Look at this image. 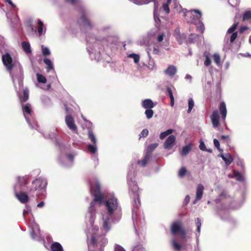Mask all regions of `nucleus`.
<instances>
[{
	"instance_id": "23",
	"label": "nucleus",
	"mask_w": 251,
	"mask_h": 251,
	"mask_svg": "<svg viewBox=\"0 0 251 251\" xmlns=\"http://www.w3.org/2000/svg\"><path fill=\"white\" fill-rule=\"evenodd\" d=\"M22 108L23 113L30 115L31 112V105L29 103L23 104L22 103Z\"/></svg>"
},
{
	"instance_id": "18",
	"label": "nucleus",
	"mask_w": 251,
	"mask_h": 251,
	"mask_svg": "<svg viewBox=\"0 0 251 251\" xmlns=\"http://www.w3.org/2000/svg\"><path fill=\"white\" fill-rule=\"evenodd\" d=\"M177 71L176 68L174 65H169L167 69L164 71V73L170 76H173Z\"/></svg>"
},
{
	"instance_id": "64",
	"label": "nucleus",
	"mask_w": 251,
	"mask_h": 251,
	"mask_svg": "<svg viewBox=\"0 0 251 251\" xmlns=\"http://www.w3.org/2000/svg\"><path fill=\"white\" fill-rule=\"evenodd\" d=\"M200 29H201V32L202 33L203 32V30H204L203 25H201Z\"/></svg>"
},
{
	"instance_id": "37",
	"label": "nucleus",
	"mask_w": 251,
	"mask_h": 251,
	"mask_svg": "<svg viewBox=\"0 0 251 251\" xmlns=\"http://www.w3.org/2000/svg\"><path fill=\"white\" fill-rule=\"evenodd\" d=\"M187 173V170L185 167H181L178 171V176L180 177L184 176Z\"/></svg>"
},
{
	"instance_id": "8",
	"label": "nucleus",
	"mask_w": 251,
	"mask_h": 251,
	"mask_svg": "<svg viewBox=\"0 0 251 251\" xmlns=\"http://www.w3.org/2000/svg\"><path fill=\"white\" fill-rule=\"evenodd\" d=\"M100 240L102 242V244L107 242V240L104 237L93 234L88 242V245L93 247H98L99 244L98 241Z\"/></svg>"
},
{
	"instance_id": "25",
	"label": "nucleus",
	"mask_w": 251,
	"mask_h": 251,
	"mask_svg": "<svg viewBox=\"0 0 251 251\" xmlns=\"http://www.w3.org/2000/svg\"><path fill=\"white\" fill-rule=\"evenodd\" d=\"M150 158V155L149 154H146L144 159L141 160H139L137 162L138 164L140 165L142 167H144L147 163Z\"/></svg>"
},
{
	"instance_id": "44",
	"label": "nucleus",
	"mask_w": 251,
	"mask_h": 251,
	"mask_svg": "<svg viewBox=\"0 0 251 251\" xmlns=\"http://www.w3.org/2000/svg\"><path fill=\"white\" fill-rule=\"evenodd\" d=\"M196 225L197 227V231L200 233L201 232V219L199 218H197L196 219Z\"/></svg>"
},
{
	"instance_id": "57",
	"label": "nucleus",
	"mask_w": 251,
	"mask_h": 251,
	"mask_svg": "<svg viewBox=\"0 0 251 251\" xmlns=\"http://www.w3.org/2000/svg\"><path fill=\"white\" fill-rule=\"evenodd\" d=\"M199 147H200V149L202 150V151H206V147L204 145V144L203 143V142H201L200 143V145L199 146Z\"/></svg>"
},
{
	"instance_id": "28",
	"label": "nucleus",
	"mask_w": 251,
	"mask_h": 251,
	"mask_svg": "<svg viewBox=\"0 0 251 251\" xmlns=\"http://www.w3.org/2000/svg\"><path fill=\"white\" fill-rule=\"evenodd\" d=\"M88 139L91 141L93 144H96L97 139L94 135L93 132L91 130H89L88 132Z\"/></svg>"
},
{
	"instance_id": "63",
	"label": "nucleus",
	"mask_w": 251,
	"mask_h": 251,
	"mask_svg": "<svg viewBox=\"0 0 251 251\" xmlns=\"http://www.w3.org/2000/svg\"><path fill=\"white\" fill-rule=\"evenodd\" d=\"M44 205V201H41L40 202H39L38 205H37V206L38 207H43V206Z\"/></svg>"
},
{
	"instance_id": "54",
	"label": "nucleus",
	"mask_w": 251,
	"mask_h": 251,
	"mask_svg": "<svg viewBox=\"0 0 251 251\" xmlns=\"http://www.w3.org/2000/svg\"><path fill=\"white\" fill-rule=\"evenodd\" d=\"M164 33H162L159 35H158L157 38V40L158 42H161L163 41L164 37Z\"/></svg>"
},
{
	"instance_id": "11",
	"label": "nucleus",
	"mask_w": 251,
	"mask_h": 251,
	"mask_svg": "<svg viewBox=\"0 0 251 251\" xmlns=\"http://www.w3.org/2000/svg\"><path fill=\"white\" fill-rule=\"evenodd\" d=\"M212 126L217 128L220 126V116L217 110H214L210 116Z\"/></svg>"
},
{
	"instance_id": "34",
	"label": "nucleus",
	"mask_w": 251,
	"mask_h": 251,
	"mask_svg": "<svg viewBox=\"0 0 251 251\" xmlns=\"http://www.w3.org/2000/svg\"><path fill=\"white\" fill-rule=\"evenodd\" d=\"M37 78L38 81L40 83H46L47 82V79L46 77L42 75L37 74Z\"/></svg>"
},
{
	"instance_id": "30",
	"label": "nucleus",
	"mask_w": 251,
	"mask_h": 251,
	"mask_svg": "<svg viewBox=\"0 0 251 251\" xmlns=\"http://www.w3.org/2000/svg\"><path fill=\"white\" fill-rule=\"evenodd\" d=\"M167 93L168 94V95L169 96V97L170 98V100H171V106H173L174 105V96H173V92L171 90V89L168 87L167 88Z\"/></svg>"
},
{
	"instance_id": "41",
	"label": "nucleus",
	"mask_w": 251,
	"mask_h": 251,
	"mask_svg": "<svg viewBox=\"0 0 251 251\" xmlns=\"http://www.w3.org/2000/svg\"><path fill=\"white\" fill-rule=\"evenodd\" d=\"M194 106V102L192 98H189L188 100V109L187 110L188 113H190L192 109Z\"/></svg>"
},
{
	"instance_id": "10",
	"label": "nucleus",
	"mask_w": 251,
	"mask_h": 251,
	"mask_svg": "<svg viewBox=\"0 0 251 251\" xmlns=\"http://www.w3.org/2000/svg\"><path fill=\"white\" fill-rule=\"evenodd\" d=\"M65 122L70 129L75 133L77 132V128L75 123L74 118L70 115H67L65 118Z\"/></svg>"
},
{
	"instance_id": "13",
	"label": "nucleus",
	"mask_w": 251,
	"mask_h": 251,
	"mask_svg": "<svg viewBox=\"0 0 251 251\" xmlns=\"http://www.w3.org/2000/svg\"><path fill=\"white\" fill-rule=\"evenodd\" d=\"M18 191L15 192V196L17 198L23 203H26L28 201V197L27 195L24 192H20L18 193Z\"/></svg>"
},
{
	"instance_id": "12",
	"label": "nucleus",
	"mask_w": 251,
	"mask_h": 251,
	"mask_svg": "<svg viewBox=\"0 0 251 251\" xmlns=\"http://www.w3.org/2000/svg\"><path fill=\"white\" fill-rule=\"evenodd\" d=\"M176 141V137L174 135H170L167 139L164 144L165 149H170L173 147Z\"/></svg>"
},
{
	"instance_id": "46",
	"label": "nucleus",
	"mask_w": 251,
	"mask_h": 251,
	"mask_svg": "<svg viewBox=\"0 0 251 251\" xmlns=\"http://www.w3.org/2000/svg\"><path fill=\"white\" fill-rule=\"evenodd\" d=\"M103 227L104 229H105V230H106L107 231L110 229V226L109 225V219L105 220L103 222Z\"/></svg>"
},
{
	"instance_id": "52",
	"label": "nucleus",
	"mask_w": 251,
	"mask_h": 251,
	"mask_svg": "<svg viewBox=\"0 0 251 251\" xmlns=\"http://www.w3.org/2000/svg\"><path fill=\"white\" fill-rule=\"evenodd\" d=\"M114 251H125L124 249V248L117 244H116L115 246V250Z\"/></svg>"
},
{
	"instance_id": "19",
	"label": "nucleus",
	"mask_w": 251,
	"mask_h": 251,
	"mask_svg": "<svg viewBox=\"0 0 251 251\" xmlns=\"http://www.w3.org/2000/svg\"><path fill=\"white\" fill-rule=\"evenodd\" d=\"M142 105L146 109H151L155 106L153 102L151 99H146L143 100Z\"/></svg>"
},
{
	"instance_id": "29",
	"label": "nucleus",
	"mask_w": 251,
	"mask_h": 251,
	"mask_svg": "<svg viewBox=\"0 0 251 251\" xmlns=\"http://www.w3.org/2000/svg\"><path fill=\"white\" fill-rule=\"evenodd\" d=\"M171 245L173 249L176 251H179L181 249V246L176 239H173L171 241Z\"/></svg>"
},
{
	"instance_id": "53",
	"label": "nucleus",
	"mask_w": 251,
	"mask_h": 251,
	"mask_svg": "<svg viewBox=\"0 0 251 251\" xmlns=\"http://www.w3.org/2000/svg\"><path fill=\"white\" fill-rule=\"evenodd\" d=\"M193 11L195 13L198 14V16L197 17L198 20H199V22H200V19L201 17L202 14L200 11L199 10L195 9L193 10Z\"/></svg>"
},
{
	"instance_id": "24",
	"label": "nucleus",
	"mask_w": 251,
	"mask_h": 251,
	"mask_svg": "<svg viewBox=\"0 0 251 251\" xmlns=\"http://www.w3.org/2000/svg\"><path fill=\"white\" fill-rule=\"evenodd\" d=\"M191 149L192 146L191 144H189L183 147L181 152V154L182 156L187 155L189 153V152L191 151Z\"/></svg>"
},
{
	"instance_id": "14",
	"label": "nucleus",
	"mask_w": 251,
	"mask_h": 251,
	"mask_svg": "<svg viewBox=\"0 0 251 251\" xmlns=\"http://www.w3.org/2000/svg\"><path fill=\"white\" fill-rule=\"evenodd\" d=\"M219 111L221 114V117L223 120L225 121L226 116L227 110L226 108V103L223 101L220 103Z\"/></svg>"
},
{
	"instance_id": "4",
	"label": "nucleus",
	"mask_w": 251,
	"mask_h": 251,
	"mask_svg": "<svg viewBox=\"0 0 251 251\" xmlns=\"http://www.w3.org/2000/svg\"><path fill=\"white\" fill-rule=\"evenodd\" d=\"M13 79L16 78L19 81L23 80L24 77V71L22 66L19 64L18 66H15L11 72H9Z\"/></svg>"
},
{
	"instance_id": "49",
	"label": "nucleus",
	"mask_w": 251,
	"mask_h": 251,
	"mask_svg": "<svg viewBox=\"0 0 251 251\" xmlns=\"http://www.w3.org/2000/svg\"><path fill=\"white\" fill-rule=\"evenodd\" d=\"M213 143H214V146H215V147H216L217 149L219 151H222V150H221V149L220 148V143L217 139H214L213 140Z\"/></svg>"
},
{
	"instance_id": "62",
	"label": "nucleus",
	"mask_w": 251,
	"mask_h": 251,
	"mask_svg": "<svg viewBox=\"0 0 251 251\" xmlns=\"http://www.w3.org/2000/svg\"><path fill=\"white\" fill-rule=\"evenodd\" d=\"M248 28L247 26H242L240 29V32L242 33L245 30H247Z\"/></svg>"
},
{
	"instance_id": "38",
	"label": "nucleus",
	"mask_w": 251,
	"mask_h": 251,
	"mask_svg": "<svg viewBox=\"0 0 251 251\" xmlns=\"http://www.w3.org/2000/svg\"><path fill=\"white\" fill-rule=\"evenodd\" d=\"M199 37V35L197 34H191L188 38V42L189 43H194L195 42V39Z\"/></svg>"
},
{
	"instance_id": "5",
	"label": "nucleus",
	"mask_w": 251,
	"mask_h": 251,
	"mask_svg": "<svg viewBox=\"0 0 251 251\" xmlns=\"http://www.w3.org/2000/svg\"><path fill=\"white\" fill-rule=\"evenodd\" d=\"M106 206L108 210V213L109 215L113 214L114 211L118 207L117 199L112 196L106 202Z\"/></svg>"
},
{
	"instance_id": "40",
	"label": "nucleus",
	"mask_w": 251,
	"mask_h": 251,
	"mask_svg": "<svg viewBox=\"0 0 251 251\" xmlns=\"http://www.w3.org/2000/svg\"><path fill=\"white\" fill-rule=\"evenodd\" d=\"M128 57L132 58L134 60V62L135 63H138L139 61L140 56L138 54L135 53H132L128 55Z\"/></svg>"
},
{
	"instance_id": "7",
	"label": "nucleus",
	"mask_w": 251,
	"mask_h": 251,
	"mask_svg": "<svg viewBox=\"0 0 251 251\" xmlns=\"http://www.w3.org/2000/svg\"><path fill=\"white\" fill-rule=\"evenodd\" d=\"M80 14L81 16L79 20L78 21V23L80 25H82L86 28L91 29L93 28V25L89 19L87 17L85 11L82 10Z\"/></svg>"
},
{
	"instance_id": "6",
	"label": "nucleus",
	"mask_w": 251,
	"mask_h": 251,
	"mask_svg": "<svg viewBox=\"0 0 251 251\" xmlns=\"http://www.w3.org/2000/svg\"><path fill=\"white\" fill-rule=\"evenodd\" d=\"M2 61L3 65L6 67V70L8 72H11L12 70L15 66L13 63L12 57L8 53L2 55Z\"/></svg>"
},
{
	"instance_id": "27",
	"label": "nucleus",
	"mask_w": 251,
	"mask_h": 251,
	"mask_svg": "<svg viewBox=\"0 0 251 251\" xmlns=\"http://www.w3.org/2000/svg\"><path fill=\"white\" fill-rule=\"evenodd\" d=\"M43 61L44 63L46 65V68L48 71H50L53 69V64L50 59L45 58L44 59Z\"/></svg>"
},
{
	"instance_id": "45",
	"label": "nucleus",
	"mask_w": 251,
	"mask_h": 251,
	"mask_svg": "<svg viewBox=\"0 0 251 251\" xmlns=\"http://www.w3.org/2000/svg\"><path fill=\"white\" fill-rule=\"evenodd\" d=\"M213 60L216 64L219 65L220 63L221 58L219 54H214L213 55Z\"/></svg>"
},
{
	"instance_id": "55",
	"label": "nucleus",
	"mask_w": 251,
	"mask_h": 251,
	"mask_svg": "<svg viewBox=\"0 0 251 251\" xmlns=\"http://www.w3.org/2000/svg\"><path fill=\"white\" fill-rule=\"evenodd\" d=\"M144 249V248L142 246V245H138L136 246L134 248V250L135 251H141Z\"/></svg>"
},
{
	"instance_id": "36",
	"label": "nucleus",
	"mask_w": 251,
	"mask_h": 251,
	"mask_svg": "<svg viewBox=\"0 0 251 251\" xmlns=\"http://www.w3.org/2000/svg\"><path fill=\"white\" fill-rule=\"evenodd\" d=\"M243 21L251 20V11H247L243 15Z\"/></svg>"
},
{
	"instance_id": "35",
	"label": "nucleus",
	"mask_w": 251,
	"mask_h": 251,
	"mask_svg": "<svg viewBox=\"0 0 251 251\" xmlns=\"http://www.w3.org/2000/svg\"><path fill=\"white\" fill-rule=\"evenodd\" d=\"M173 129H168L167 131H165V132H162L161 133L160 135V138L161 139H163L164 138H165L167 136L169 135V134H171L172 133H173Z\"/></svg>"
},
{
	"instance_id": "3",
	"label": "nucleus",
	"mask_w": 251,
	"mask_h": 251,
	"mask_svg": "<svg viewBox=\"0 0 251 251\" xmlns=\"http://www.w3.org/2000/svg\"><path fill=\"white\" fill-rule=\"evenodd\" d=\"M91 191L92 194L94 197V201L99 202L101 203L103 197L100 191V186L99 182H96L93 185L91 186Z\"/></svg>"
},
{
	"instance_id": "39",
	"label": "nucleus",
	"mask_w": 251,
	"mask_h": 251,
	"mask_svg": "<svg viewBox=\"0 0 251 251\" xmlns=\"http://www.w3.org/2000/svg\"><path fill=\"white\" fill-rule=\"evenodd\" d=\"M38 23L39 25V27L38 28V32L39 35H41L43 34V23L40 20H38Z\"/></svg>"
},
{
	"instance_id": "50",
	"label": "nucleus",
	"mask_w": 251,
	"mask_h": 251,
	"mask_svg": "<svg viewBox=\"0 0 251 251\" xmlns=\"http://www.w3.org/2000/svg\"><path fill=\"white\" fill-rule=\"evenodd\" d=\"M237 37V32H233L231 35L230 41L233 43Z\"/></svg>"
},
{
	"instance_id": "51",
	"label": "nucleus",
	"mask_w": 251,
	"mask_h": 251,
	"mask_svg": "<svg viewBox=\"0 0 251 251\" xmlns=\"http://www.w3.org/2000/svg\"><path fill=\"white\" fill-rule=\"evenodd\" d=\"M211 60L207 56H206L205 60L204 61V64L206 66H209L211 64Z\"/></svg>"
},
{
	"instance_id": "42",
	"label": "nucleus",
	"mask_w": 251,
	"mask_h": 251,
	"mask_svg": "<svg viewBox=\"0 0 251 251\" xmlns=\"http://www.w3.org/2000/svg\"><path fill=\"white\" fill-rule=\"evenodd\" d=\"M153 111L151 109H146L145 114L148 119H151L153 115Z\"/></svg>"
},
{
	"instance_id": "58",
	"label": "nucleus",
	"mask_w": 251,
	"mask_h": 251,
	"mask_svg": "<svg viewBox=\"0 0 251 251\" xmlns=\"http://www.w3.org/2000/svg\"><path fill=\"white\" fill-rule=\"evenodd\" d=\"M66 1L68 2H70V3L72 4H74L76 3H77L78 1V0H65Z\"/></svg>"
},
{
	"instance_id": "32",
	"label": "nucleus",
	"mask_w": 251,
	"mask_h": 251,
	"mask_svg": "<svg viewBox=\"0 0 251 251\" xmlns=\"http://www.w3.org/2000/svg\"><path fill=\"white\" fill-rule=\"evenodd\" d=\"M87 148L88 151L92 154H94L97 151L96 144H89Z\"/></svg>"
},
{
	"instance_id": "2",
	"label": "nucleus",
	"mask_w": 251,
	"mask_h": 251,
	"mask_svg": "<svg viewBox=\"0 0 251 251\" xmlns=\"http://www.w3.org/2000/svg\"><path fill=\"white\" fill-rule=\"evenodd\" d=\"M47 185V182L45 180L41 178H37L32 182L28 192L31 194L36 190L44 189Z\"/></svg>"
},
{
	"instance_id": "33",
	"label": "nucleus",
	"mask_w": 251,
	"mask_h": 251,
	"mask_svg": "<svg viewBox=\"0 0 251 251\" xmlns=\"http://www.w3.org/2000/svg\"><path fill=\"white\" fill-rule=\"evenodd\" d=\"M238 25H239V22L235 21L234 24L228 29L227 33H233L234 31L236 29Z\"/></svg>"
},
{
	"instance_id": "47",
	"label": "nucleus",
	"mask_w": 251,
	"mask_h": 251,
	"mask_svg": "<svg viewBox=\"0 0 251 251\" xmlns=\"http://www.w3.org/2000/svg\"><path fill=\"white\" fill-rule=\"evenodd\" d=\"M133 187H134V191H133V192L135 193V195H136V196L137 197V199L138 201L139 202V205H140V200H139V196H138V193H137V190L138 189V186L136 184H134Z\"/></svg>"
},
{
	"instance_id": "59",
	"label": "nucleus",
	"mask_w": 251,
	"mask_h": 251,
	"mask_svg": "<svg viewBox=\"0 0 251 251\" xmlns=\"http://www.w3.org/2000/svg\"><path fill=\"white\" fill-rule=\"evenodd\" d=\"M229 136L228 135H222L221 137V139L222 140H229Z\"/></svg>"
},
{
	"instance_id": "56",
	"label": "nucleus",
	"mask_w": 251,
	"mask_h": 251,
	"mask_svg": "<svg viewBox=\"0 0 251 251\" xmlns=\"http://www.w3.org/2000/svg\"><path fill=\"white\" fill-rule=\"evenodd\" d=\"M238 2V0H228V3L232 6H235Z\"/></svg>"
},
{
	"instance_id": "60",
	"label": "nucleus",
	"mask_w": 251,
	"mask_h": 251,
	"mask_svg": "<svg viewBox=\"0 0 251 251\" xmlns=\"http://www.w3.org/2000/svg\"><path fill=\"white\" fill-rule=\"evenodd\" d=\"M160 53V50L158 49L154 48L153 50V53L154 54H158Z\"/></svg>"
},
{
	"instance_id": "16",
	"label": "nucleus",
	"mask_w": 251,
	"mask_h": 251,
	"mask_svg": "<svg viewBox=\"0 0 251 251\" xmlns=\"http://www.w3.org/2000/svg\"><path fill=\"white\" fill-rule=\"evenodd\" d=\"M219 156L222 157V158L225 161L226 166H229L233 161V157L229 153H226L225 155H224L223 153H221L219 154Z\"/></svg>"
},
{
	"instance_id": "15",
	"label": "nucleus",
	"mask_w": 251,
	"mask_h": 251,
	"mask_svg": "<svg viewBox=\"0 0 251 251\" xmlns=\"http://www.w3.org/2000/svg\"><path fill=\"white\" fill-rule=\"evenodd\" d=\"M175 35L179 44H181L186 38V35L185 34H180L179 29H176L175 30Z\"/></svg>"
},
{
	"instance_id": "17",
	"label": "nucleus",
	"mask_w": 251,
	"mask_h": 251,
	"mask_svg": "<svg viewBox=\"0 0 251 251\" xmlns=\"http://www.w3.org/2000/svg\"><path fill=\"white\" fill-rule=\"evenodd\" d=\"M204 189V186L201 184L198 185L196 191V200H200L202 198Z\"/></svg>"
},
{
	"instance_id": "26",
	"label": "nucleus",
	"mask_w": 251,
	"mask_h": 251,
	"mask_svg": "<svg viewBox=\"0 0 251 251\" xmlns=\"http://www.w3.org/2000/svg\"><path fill=\"white\" fill-rule=\"evenodd\" d=\"M22 46L25 52H26V53H31V50L29 43L26 42L25 41H24L22 43Z\"/></svg>"
},
{
	"instance_id": "48",
	"label": "nucleus",
	"mask_w": 251,
	"mask_h": 251,
	"mask_svg": "<svg viewBox=\"0 0 251 251\" xmlns=\"http://www.w3.org/2000/svg\"><path fill=\"white\" fill-rule=\"evenodd\" d=\"M149 133V131L147 129H144L140 134V137H146L148 136Z\"/></svg>"
},
{
	"instance_id": "21",
	"label": "nucleus",
	"mask_w": 251,
	"mask_h": 251,
	"mask_svg": "<svg viewBox=\"0 0 251 251\" xmlns=\"http://www.w3.org/2000/svg\"><path fill=\"white\" fill-rule=\"evenodd\" d=\"M171 2H173L176 3V0H167V2L163 3L162 5V8L167 14H168L170 13L169 5L171 4Z\"/></svg>"
},
{
	"instance_id": "31",
	"label": "nucleus",
	"mask_w": 251,
	"mask_h": 251,
	"mask_svg": "<svg viewBox=\"0 0 251 251\" xmlns=\"http://www.w3.org/2000/svg\"><path fill=\"white\" fill-rule=\"evenodd\" d=\"M158 144L157 143H154L151 145H150L147 148V152L146 154H149L151 155V152L154 150V149L157 148Z\"/></svg>"
},
{
	"instance_id": "9",
	"label": "nucleus",
	"mask_w": 251,
	"mask_h": 251,
	"mask_svg": "<svg viewBox=\"0 0 251 251\" xmlns=\"http://www.w3.org/2000/svg\"><path fill=\"white\" fill-rule=\"evenodd\" d=\"M17 183L14 188V191H18L23 186H26L28 181V177L26 176H18L17 178Z\"/></svg>"
},
{
	"instance_id": "20",
	"label": "nucleus",
	"mask_w": 251,
	"mask_h": 251,
	"mask_svg": "<svg viewBox=\"0 0 251 251\" xmlns=\"http://www.w3.org/2000/svg\"><path fill=\"white\" fill-rule=\"evenodd\" d=\"M19 98L21 103H23L27 101L29 99V91L27 88H25L23 90V96H20Z\"/></svg>"
},
{
	"instance_id": "43",
	"label": "nucleus",
	"mask_w": 251,
	"mask_h": 251,
	"mask_svg": "<svg viewBox=\"0 0 251 251\" xmlns=\"http://www.w3.org/2000/svg\"><path fill=\"white\" fill-rule=\"evenodd\" d=\"M42 54L44 56H47L50 54V52L49 49L47 47H44L43 46H42Z\"/></svg>"
},
{
	"instance_id": "22",
	"label": "nucleus",
	"mask_w": 251,
	"mask_h": 251,
	"mask_svg": "<svg viewBox=\"0 0 251 251\" xmlns=\"http://www.w3.org/2000/svg\"><path fill=\"white\" fill-rule=\"evenodd\" d=\"M51 251H63L61 245L58 242H53L51 246Z\"/></svg>"
},
{
	"instance_id": "1",
	"label": "nucleus",
	"mask_w": 251,
	"mask_h": 251,
	"mask_svg": "<svg viewBox=\"0 0 251 251\" xmlns=\"http://www.w3.org/2000/svg\"><path fill=\"white\" fill-rule=\"evenodd\" d=\"M170 232L173 235H179L182 238H185L186 235V232L182 227L180 221H177L172 224L170 226Z\"/></svg>"
},
{
	"instance_id": "61",
	"label": "nucleus",
	"mask_w": 251,
	"mask_h": 251,
	"mask_svg": "<svg viewBox=\"0 0 251 251\" xmlns=\"http://www.w3.org/2000/svg\"><path fill=\"white\" fill-rule=\"evenodd\" d=\"M4 0L5 2H8L13 7H15V5L12 2V1L11 0Z\"/></svg>"
}]
</instances>
